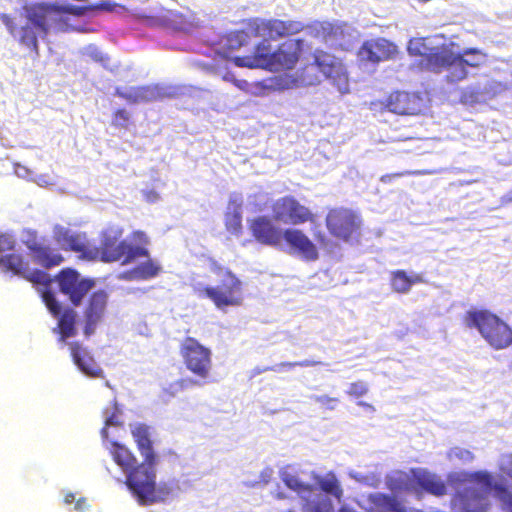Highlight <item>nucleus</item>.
I'll use <instances>...</instances> for the list:
<instances>
[{
	"label": "nucleus",
	"mask_w": 512,
	"mask_h": 512,
	"mask_svg": "<svg viewBox=\"0 0 512 512\" xmlns=\"http://www.w3.org/2000/svg\"><path fill=\"white\" fill-rule=\"evenodd\" d=\"M118 4L103 0L99 4L76 6L72 4H38L24 7L23 13L12 18L8 14H0L2 23L9 33L24 45L38 53V39H44L50 32H61L73 29L69 24V15L86 16L89 13L103 10L113 11Z\"/></svg>",
	"instance_id": "nucleus-1"
},
{
	"label": "nucleus",
	"mask_w": 512,
	"mask_h": 512,
	"mask_svg": "<svg viewBox=\"0 0 512 512\" xmlns=\"http://www.w3.org/2000/svg\"><path fill=\"white\" fill-rule=\"evenodd\" d=\"M305 28L300 21L279 19H255L249 24V31L263 41L256 46L253 55L234 57L233 63L238 67L262 68L270 71L292 69L298 61L303 40H289L277 50L272 51L269 40L299 33Z\"/></svg>",
	"instance_id": "nucleus-2"
},
{
	"label": "nucleus",
	"mask_w": 512,
	"mask_h": 512,
	"mask_svg": "<svg viewBox=\"0 0 512 512\" xmlns=\"http://www.w3.org/2000/svg\"><path fill=\"white\" fill-rule=\"evenodd\" d=\"M122 232L119 228H110L103 233L101 248L90 245L85 233L72 230L69 227L55 224L52 237L57 245L64 250L81 254L83 259H100L103 262L122 261V264L134 262L139 257H148V251L141 245L147 244L146 235L141 231L133 233L132 244L128 239L117 243Z\"/></svg>",
	"instance_id": "nucleus-3"
},
{
	"label": "nucleus",
	"mask_w": 512,
	"mask_h": 512,
	"mask_svg": "<svg viewBox=\"0 0 512 512\" xmlns=\"http://www.w3.org/2000/svg\"><path fill=\"white\" fill-rule=\"evenodd\" d=\"M110 453L116 464L126 475L125 484L141 505L161 502L171 496L177 484L174 480L156 483L153 460L138 464L134 455L117 442H111Z\"/></svg>",
	"instance_id": "nucleus-4"
},
{
	"label": "nucleus",
	"mask_w": 512,
	"mask_h": 512,
	"mask_svg": "<svg viewBox=\"0 0 512 512\" xmlns=\"http://www.w3.org/2000/svg\"><path fill=\"white\" fill-rule=\"evenodd\" d=\"M0 269L4 272H12L31 283L37 285L42 301L49 312L58 319L54 332L60 335V341L64 342L76 333V313L73 309H63L56 300L51 290L52 279L49 274L38 269H32L27 262H24L20 255L8 254L0 257Z\"/></svg>",
	"instance_id": "nucleus-5"
},
{
	"label": "nucleus",
	"mask_w": 512,
	"mask_h": 512,
	"mask_svg": "<svg viewBox=\"0 0 512 512\" xmlns=\"http://www.w3.org/2000/svg\"><path fill=\"white\" fill-rule=\"evenodd\" d=\"M448 480L455 485L452 500L455 512H486L492 490H498L494 477L487 471L454 472L448 475Z\"/></svg>",
	"instance_id": "nucleus-6"
},
{
	"label": "nucleus",
	"mask_w": 512,
	"mask_h": 512,
	"mask_svg": "<svg viewBox=\"0 0 512 512\" xmlns=\"http://www.w3.org/2000/svg\"><path fill=\"white\" fill-rule=\"evenodd\" d=\"M386 485L393 492H408L419 500L424 492L436 497L447 493L442 477L424 468H413L409 472L392 471L386 476Z\"/></svg>",
	"instance_id": "nucleus-7"
},
{
	"label": "nucleus",
	"mask_w": 512,
	"mask_h": 512,
	"mask_svg": "<svg viewBox=\"0 0 512 512\" xmlns=\"http://www.w3.org/2000/svg\"><path fill=\"white\" fill-rule=\"evenodd\" d=\"M455 43L447 44L431 60L432 68L446 72L448 82L455 83L465 79L468 75L466 66L479 67L486 61V54L477 48L457 50Z\"/></svg>",
	"instance_id": "nucleus-8"
},
{
	"label": "nucleus",
	"mask_w": 512,
	"mask_h": 512,
	"mask_svg": "<svg viewBox=\"0 0 512 512\" xmlns=\"http://www.w3.org/2000/svg\"><path fill=\"white\" fill-rule=\"evenodd\" d=\"M211 270L220 277L221 284L216 287L196 286L198 297L210 299L222 311L230 306H240L244 300L242 281L229 269L216 263H213Z\"/></svg>",
	"instance_id": "nucleus-9"
},
{
	"label": "nucleus",
	"mask_w": 512,
	"mask_h": 512,
	"mask_svg": "<svg viewBox=\"0 0 512 512\" xmlns=\"http://www.w3.org/2000/svg\"><path fill=\"white\" fill-rule=\"evenodd\" d=\"M465 322L468 327L477 328L483 338L496 349L505 348L512 343V330L488 311H469Z\"/></svg>",
	"instance_id": "nucleus-10"
},
{
	"label": "nucleus",
	"mask_w": 512,
	"mask_h": 512,
	"mask_svg": "<svg viewBox=\"0 0 512 512\" xmlns=\"http://www.w3.org/2000/svg\"><path fill=\"white\" fill-rule=\"evenodd\" d=\"M180 353L186 368L202 381L182 380L179 382L181 388H187L190 383H206L212 368V351L195 338L187 337L181 344Z\"/></svg>",
	"instance_id": "nucleus-11"
},
{
	"label": "nucleus",
	"mask_w": 512,
	"mask_h": 512,
	"mask_svg": "<svg viewBox=\"0 0 512 512\" xmlns=\"http://www.w3.org/2000/svg\"><path fill=\"white\" fill-rule=\"evenodd\" d=\"M309 33L321 38L332 47L348 50L359 38V32L347 23L315 22L308 27Z\"/></svg>",
	"instance_id": "nucleus-12"
},
{
	"label": "nucleus",
	"mask_w": 512,
	"mask_h": 512,
	"mask_svg": "<svg viewBox=\"0 0 512 512\" xmlns=\"http://www.w3.org/2000/svg\"><path fill=\"white\" fill-rule=\"evenodd\" d=\"M326 225L334 237L350 242L358 237L361 220L351 210L334 209L328 213Z\"/></svg>",
	"instance_id": "nucleus-13"
},
{
	"label": "nucleus",
	"mask_w": 512,
	"mask_h": 512,
	"mask_svg": "<svg viewBox=\"0 0 512 512\" xmlns=\"http://www.w3.org/2000/svg\"><path fill=\"white\" fill-rule=\"evenodd\" d=\"M61 293L68 297L71 303L78 306L83 297L94 287L95 282L82 277L76 270L63 269L56 277Z\"/></svg>",
	"instance_id": "nucleus-14"
},
{
	"label": "nucleus",
	"mask_w": 512,
	"mask_h": 512,
	"mask_svg": "<svg viewBox=\"0 0 512 512\" xmlns=\"http://www.w3.org/2000/svg\"><path fill=\"white\" fill-rule=\"evenodd\" d=\"M21 240L29 249L30 255L36 264L44 268H51L63 262L62 255L56 249L40 242L35 231L24 230Z\"/></svg>",
	"instance_id": "nucleus-15"
},
{
	"label": "nucleus",
	"mask_w": 512,
	"mask_h": 512,
	"mask_svg": "<svg viewBox=\"0 0 512 512\" xmlns=\"http://www.w3.org/2000/svg\"><path fill=\"white\" fill-rule=\"evenodd\" d=\"M314 61L323 75L332 81L341 94L349 91L346 69L336 57L317 51L314 55Z\"/></svg>",
	"instance_id": "nucleus-16"
},
{
	"label": "nucleus",
	"mask_w": 512,
	"mask_h": 512,
	"mask_svg": "<svg viewBox=\"0 0 512 512\" xmlns=\"http://www.w3.org/2000/svg\"><path fill=\"white\" fill-rule=\"evenodd\" d=\"M273 217L284 224H301L311 219L312 213L293 197H283L272 206Z\"/></svg>",
	"instance_id": "nucleus-17"
},
{
	"label": "nucleus",
	"mask_w": 512,
	"mask_h": 512,
	"mask_svg": "<svg viewBox=\"0 0 512 512\" xmlns=\"http://www.w3.org/2000/svg\"><path fill=\"white\" fill-rule=\"evenodd\" d=\"M443 37L436 35L433 37L413 38L409 41L407 51L411 56H422V66L432 72L441 73L442 70L432 68L431 60L436 53H439L447 44L442 42Z\"/></svg>",
	"instance_id": "nucleus-18"
},
{
	"label": "nucleus",
	"mask_w": 512,
	"mask_h": 512,
	"mask_svg": "<svg viewBox=\"0 0 512 512\" xmlns=\"http://www.w3.org/2000/svg\"><path fill=\"white\" fill-rule=\"evenodd\" d=\"M398 47L385 38L371 39L363 43L358 51V58L362 63L376 65L379 62L395 58Z\"/></svg>",
	"instance_id": "nucleus-19"
},
{
	"label": "nucleus",
	"mask_w": 512,
	"mask_h": 512,
	"mask_svg": "<svg viewBox=\"0 0 512 512\" xmlns=\"http://www.w3.org/2000/svg\"><path fill=\"white\" fill-rule=\"evenodd\" d=\"M118 96L132 103H140L172 97L175 94L174 88L164 85H149L140 87L117 88Z\"/></svg>",
	"instance_id": "nucleus-20"
},
{
	"label": "nucleus",
	"mask_w": 512,
	"mask_h": 512,
	"mask_svg": "<svg viewBox=\"0 0 512 512\" xmlns=\"http://www.w3.org/2000/svg\"><path fill=\"white\" fill-rule=\"evenodd\" d=\"M108 294L98 290L91 294L84 308V333L89 336L94 333L97 325L102 321L107 307Z\"/></svg>",
	"instance_id": "nucleus-21"
},
{
	"label": "nucleus",
	"mask_w": 512,
	"mask_h": 512,
	"mask_svg": "<svg viewBox=\"0 0 512 512\" xmlns=\"http://www.w3.org/2000/svg\"><path fill=\"white\" fill-rule=\"evenodd\" d=\"M283 238L289 245L293 254L299 255L306 260H316L318 251L313 242L298 229H286Z\"/></svg>",
	"instance_id": "nucleus-22"
},
{
	"label": "nucleus",
	"mask_w": 512,
	"mask_h": 512,
	"mask_svg": "<svg viewBox=\"0 0 512 512\" xmlns=\"http://www.w3.org/2000/svg\"><path fill=\"white\" fill-rule=\"evenodd\" d=\"M359 504L367 512H422L415 509L407 510L395 498L383 493L369 494Z\"/></svg>",
	"instance_id": "nucleus-23"
},
{
	"label": "nucleus",
	"mask_w": 512,
	"mask_h": 512,
	"mask_svg": "<svg viewBox=\"0 0 512 512\" xmlns=\"http://www.w3.org/2000/svg\"><path fill=\"white\" fill-rule=\"evenodd\" d=\"M421 99L415 95L407 92H394L392 93L385 103V107L393 113L404 114H417L420 108Z\"/></svg>",
	"instance_id": "nucleus-24"
},
{
	"label": "nucleus",
	"mask_w": 512,
	"mask_h": 512,
	"mask_svg": "<svg viewBox=\"0 0 512 512\" xmlns=\"http://www.w3.org/2000/svg\"><path fill=\"white\" fill-rule=\"evenodd\" d=\"M250 228L254 237L266 245H277L281 240L279 230L266 217H258L251 222Z\"/></svg>",
	"instance_id": "nucleus-25"
},
{
	"label": "nucleus",
	"mask_w": 512,
	"mask_h": 512,
	"mask_svg": "<svg viewBox=\"0 0 512 512\" xmlns=\"http://www.w3.org/2000/svg\"><path fill=\"white\" fill-rule=\"evenodd\" d=\"M70 350L75 365L83 374L90 377H98L101 375L102 369L85 348L79 344L71 343Z\"/></svg>",
	"instance_id": "nucleus-26"
},
{
	"label": "nucleus",
	"mask_w": 512,
	"mask_h": 512,
	"mask_svg": "<svg viewBox=\"0 0 512 512\" xmlns=\"http://www.w3.org/2000/svg\"><path fill=\"white\" fill-rule=\"evenodd\" d=\"M507 89L506 84L496 81V80H488L484 84L483 88L480 85L475 87H468L462 94V101L464 103H473L480 100V90L483 91L487 96L492 97L495 96Z\"/></svg>",
	"instance_id": "nucleus-27"
},
{
	"label": "nucleus",
	"mask_w": 512,
	"mask_h": 512,
	"mask_svg": "<svg viewBox=\"0 0 512 512\" xmlns=\"http://www.w3.org/2000/svg\"><path fill=\"white\" fill-rule=\"evenodd\" d=\"M131 433L144 459L147 462L154 460L152 442L150 439V428L144 424L136 423L131 425Z\"/></svg>",
	"instance_id": "nucleus-28"
},
{
	"label": "nucleus",
	"mask_w": 512,
	"mask_h": 512,
	"mask_svg": "<svg viewBox=\"0 0 512 512\" xmlns=\"http://www.w3.org/2000/svg\"><path fill=\"white\" fill-rule=\"evenodd\" d=\"M159 271L160 266L157 265L152 260L148 259L144 263L137 265L135 268L129 271L119 273L117 275V278L128 281L148 280L155 277L159 273Z\"/></svg>",
	"instance_id": "nucleus-29"
},
{
	"label": "nucleus",
	"mask_w": 512,
	"mask_h": 512,
	"mask_svg": "<svg viewBox=\"0 0 512 512\" xmlns=\"http://www.w3.org/2000/svg\"><path fill=\"white\" fill-rule=\"evenodd\" d=\"M242 199L238 196L230 198L226 212V228L235 235H239L242 230Z\"/></svg>",
	"instance_id": "nucleus-30"
},
{
	"label": "nucleus",
	"mask_w": 512,
	"mask_h": 512,
	"mask_svg": "<svg viewBox=\"0 0 512 512\" xmlns=\"http://www.w3.org/2000/svg\"><path fill=\"white\" fill-rule=\"evenodd\" d=\"M421 281L422 277L420 275H408L403 270H397L392 273L391 286L393 290L397 293H408L413 284Z\"/></svg>",
	"instance_id": "nucleus-31"
},
{
	"label": "nucleus",
	"mask_w": 512,
	"mask_h": 512,
	"mask_svg": "<svg viewBox=\"0 0 512 512\" xmlns=\"http://www.w3.org/2000/svg\"><path fill=\"white\" fill-rule=\"evenodd\" d=\"M105 427L101 430L102 438L107 441L109 439L110 428H118L122 424L121 412L117 403H113L103 411Z\"/></svg>",
	"instance_id": "nucleus-32"
},
{
	"label": "nucleus",
	"mask_w": 512,
	"mask_h": 512,
	"mask_svg": "<svg viewBox=\"0 0 512 512\" xmlns=\"http://www.w3.org/2000/svg\"><path fill=\"white\" fill-rule=\"evenodd\" d=\"M348 476L369 487H377L381 481L380 473L375 471L362 472L351 469L348 471Z\"/></svg>",
	"instance_id": "nucleus-33"
},
{
	"label": "nucleus",
	"mask_w": 512,
	"mask_h": 512,
	"mask_svg": "<svg viewBox=\"0 0 512 512\" xmlns=\"http://www.w3.org/2000/svg\"><path fill=\"white\" fill-rule=\"evenodd\" d=\"M447 458L452 463L469 464L474 460V455L467 449L453 447L447 452Z\"/></svg>",
	"instance_id": "nucleus-34"
},
{
	"label": "nucleus",
	"mask_w": 512,
	"mask_h": 512,
	"mask_svg": "<svg viewBox=\"0 0 512 512\" xmlns=\"http://www.w3.org/2000/svg\"><path fill=\"white\" fill-rule=\"evenodd\" d=\"M84 56L89 57L91 60L100 63L104 68L111 69L108 65L109 58L103 54L95 45H88L82 50Z\"/></svg>",
	"instance_id": "nucleus-35"
},
{
	"label": "nucleus",
	"mask_w": 512,
	"mask_h": 512,
	"mask_svg": "<svg viewBox=\"0 0 512 512\" xmlns=\"http://www.w3.org/2000/svg\"><path fill=\"white\" fill-rule=\"evenodd\" d=\"M368 392V385L363 381L351 383L347 393L351 396L361 397Z\"/></svg>",
	"instance_id": "nucleus-36"
},
{
	"label": "nucleus",
	"mask_w": 512,
	"mask_h": 512,
	"mask_svg": "<svg viewBox=\"0 0 512 512\" xmlns=\"http://www.w3.org/2000/svg\"><path fill=\"white\" fill-rule=\"evenodd\" d=\"M32 182L40 187L53 186L57 183L56 178L49 174L33 175Z\"/></svg>",
	"instance_id": "nucleus-37"
},
{
	"label": "nucleus",
	"mask_w": 512,
	"mask_h": 512,
	"mask_svg": "<svg viewBox=\"0 0 512 512\" xmlns=\"http://www.w3.org/2000/svg\"><path fill=\"white\" fill-rule=\"evenodd\" d=\"M500 470L512 479V454L502 455L499 460Z\"/></svg>",
	"instance_id": "nucleus-38"
},
{
	"label": "nucleus",
	"mask_w": 512,
	"mask_h": 512,
	"mask_svg": "<svg viewBox=\"0 0 512 512\" xmlns=\"http://www.w3.org/2000/svg\"><path fill=\"white\" fill-rule=\"evenodd\" d=\"M13 167H14V173L17 177L26 179L28 181H32L34 173L31 169H29L26 166L21 165L20 163H14Z\"/></svg>",
	"instance_id": "nucleus-39"
},
{
	"label": "nucleus",
	"mask_w": 512,
	"mask_h": 512,
	"mask_svg": "<svg viewBox=\"0 0 512 512\" xmlns=\"http://www.w3.org/2000/svg\"><path fill=\"white\" fill-rule=\"evenodd\" d=\"M15 238L9 233H0V252L14 248Z\"/></svg>",
	"instance_id": "nucleus-40"
},
{
	"label": "nucleus",
	"mask_w": 512,
	"mask_h": 512,
	"mask_svg": "<svg viewBox=\"0 0 512 512\" xmlns=\"http://www.w3.org/2000/svg\"><path fill=\"white\" fill-rule=\"evenodd\" d=\"M311 399L331 410L335 408V403L338 401L336 398H332L327 395H313L311 396Z\"/></svg>",
	"instance_id": "nucleus-41"
},
{
	"label": "nucleus",
	"mask_w": 512,
	"mask_h": 512,
	"mask_svg": "<svg viewBox=\"0 0 512 512\" xmlns=\"http://www.w3.org/2000/svg\"><path fill=\"white\" fill-rule=\"evenodd\" d=\"M420 174H423V172L422 171H403L400 173L383 175L380 178V181L383 183H390L393 179L398 178V177H403L406 175H420Z\"/></svg>",
	"instance_id": "nucleus-42"
},
{
	"label": "nucleus",
	"mask_w": 512,
	"mask_h": 512,
	"mask_svg": "<svg viewBox=\"0 0 512 512\" xmlns=\"http://www.w3.org/2000/svg\"><path fill=\"white\" fill-rule=\"evenodd\" d=\"M129 120V114L126 110H118L113 118V124L118 127H125Z\"/></svg>",
	"instance_id": "nucleus-43"
},
{
	"label": "nucleus",
	"mask_w": 512,
	"mask_h": 512,
	"mask_svg": "<svg viewBox=\"0 0 512 512\" xmlns=\"http://www.w3.org/2000/svg\"><path fill=\"white\" fill-rule=\"evenodd\" d=\"M247 39V34L245 32H237L234 35H231L229 38L230 46L232 48H237L243 45V43Z\"/></svg>",
	"instance_id": "nucleus-44"
},
{
	"label": "nucleus",
	"mask_w": 512,
	"mask_h": 512,
	"mask_svg": "<svg viewBox=\"0 0 512 512\" xmlns=\"http://www.w3.org/2000/svg\"><path fill=\"white\" fill-rule=\"evenodd\" d=\"M500 498L504 510L506 512H512V494L505 490H500Z\"/></svg>",
	"instance_id": "nucleus-45"
},
{
	"label": "nucleus",
	"mask_w": 512,
	"mask_h": 512,
	"mask_svg": "<svg viewBox=\"0 0 512 512\" xmlns=\"http://www.w3.org/2000/svg\"><path fill=\"white\" fill-rule=\"evenodd\" d=\"M293 367H294V363L283 362V363L275 364L271 367H267L263 371H273V372L281 373V372L287 371Z\"/></svg>",
	"instance_id": "nucleus-46"
},
{
	"label": "nucleus",
	"mask_w": 512,
	"mask_h": 512,
	"mask_svg": "<svg viewBox=\"0 0 512 512\" xmlns=\"http://www.w3.org/2000/svg\"><path fill=\"white\" fill-rule=\"evenodd\" d=\"M223 80L232 81L241 90H246L247 87L249 86V84L246 81L235 79L234 75H232L231 73H226L223 76Z\"/></svg>",
	"instance_id": "nucleus-47"
},
{
	"label": "nucleus",
	"mask_w": 512,
	"mask_h": 512,
	"mask_svg": "<svg viewBox=\"0 0 512 512\" xmlns=\"http://www.w3.org/2000/svg\"><path fill=\"white\" fill-rule=\"evenodd\" d=\"M272 475H273V470L271 468H265L260 473V476H259L260 481L259 482L263 483L264 485L268 484L272 478Z\"/></svg>",
	"instance_id": "nucleus-48"
},
{
	"label": "nucleus",
	"mask_w": 512,
	"mask_h": 512,
	"mask_svg": "<svg viewBox=\"0 0 512 512\" xmlns=\"http://www.w3.org/2000/svg\"><path fill=\"white\" fill-rule=\"evenodd\" d=\"M143 196L145 200L149 203H155L159 200V194L153 190L144 191Z\"/></svg>",
	"instance_id": "nucleus-49"
},
{
	"label": "nucleus",
	"mask_w": 512,
	"mask_h": 512,
	"mask_svg": "<svg viewBox=\"0 0 512 512\" xmlns=\"http://www.w3.org/2000/svg\"><path fill=\"white\" fill-rule=\"evenodd\" d=\"M74 509L77 512H87L88 511V505L86 503V500L85 499H79L76 502Z\"/></svg>",
	"instance_id": "nucleus-50"
},
{
	"label": "nucleus",
	"mask_w": 512,
	"mask_h": 512,
	"mask_svg": "<svg viewBox=\"0 0 512 512\" xmlns=\"http://www.w3.org/2000/svg\"><path fill=\"white\" fill-rule=\"evenodd\" d=\"M293 363H294V367L295 366L310 367V366H314V365L318 364V362L312 361V360H304V361L293 362Z\"/></svg>",
	"instance_id": "nucleus-51"
},
{
	"label": "nucleus",
	"mask_w": 512,
	"mask_h": 512,
	"mask_svg": "<svg viewBox=\"0 0 512 512\" xmlns=\"http://www.w3.org/2000/svg\"><path fill=\"white\" fill-rule=\"evenodd\" d=\"M74 501H75V496H74V494L69 493V494H67V495L65 496V503H66V504H71V503H73Z\"/></svg>",
	"instance_id": "nucleus-52"
},
{
	"label": "nucleus",
	"mask_w": 512,
	"mask_h": 512,
	"mask_svg": "<svg viewBox=\"0 0 512 512\" xmlns=\"http://www.w3.org/2000/svg\"><path fill=\"white\" fill-rule=\"evenodd\" d=\"M358 405L363 406V407H367V408H369V409H372V408H373L370 404H368V403H366V402H363V401H359V402H358Z\"/></svg>",
	"instance_id": "nucleus-53"
},
{
	"label": "nucleus",
	"mask_w": 512,
	"mask_h": 512,
	"mask_svg": "<svg viewBox=\"0 0 512 512\" xmlns=\"http://www.w3.org/2000/svg\"><path fill=\"white\" fill-rule=\"evenodd\" d=\"M253 88H254L255 90H252V91H251V92H252V94H257V91H256V90H259V89H260V87H259L258 85H256V86H254Z\"/></svg>",
	"instance_id": "nucleus-54"
},
{
	"label": "nucleus",
	"mask_w": 512,
	"mask_h": 512,
	"mask_svg": "<svg viewBox=\"0 0 512 512\" xmlns=\"http://www.w3.org/2000/svg\"><path fill=\"white\" fill-rule=\"evenodd\" d=\"M276 497H277V498H279V499H282V498H284V495H283L282 493H278V494L276 495Z\"/></svg>",
	"instance_id": "nucleus-55"
},
{
	"label": "nucleus",
	"mask_w": 512,
	"mask_h": 512,
	"mask_svg": "<svg viewBox=\"0 0 512 512\" xmlns=\"http://www.w3.org/2000/svg\"><path fill=\"white\" fill-rule=\"evenodd\" d=\"M0 143H1V145H2V146H8V144H7V143H5V142L2 140V138H0Z\"/></svg>",
	"instance_id": "nucleus-56"
},
{
	"label": "nucleus",
	"mask_w": 512,
	"mask_h": 512,
	"mask_svg": "<svg viewBox=\"0 0 512 512\" xmlns=\"http://www.w3.org/2000/svg\"><path fill=\"white\" fill-rule=\"evenodd\" d=\"M318 240L321 242V243H324V238L322 236H318Z\"/></svg>",
	"instance_id": "nucleus-57"
},
{
	"label": "nucleus",
	"mask_w": 512,
	"mask_h": 512,
	"mask_svg": "<svg viewBox=\"0 0 512 512\" xmlns=\"http://www.w3.org/2000/svg\"><path fill=\"white\" fill-rule=\"evenodd\" d=\"M509 200H512V195H511V196H509Z\"/></svg>",
	"instance_id": "nucleus-58"
}]
</instances>
